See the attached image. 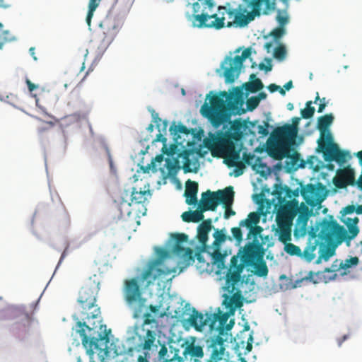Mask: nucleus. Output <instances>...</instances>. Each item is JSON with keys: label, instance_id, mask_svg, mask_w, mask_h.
Returning a JSON list of instances; mask_svg holds the SVG:
<instances>
[{"label": "nucleus", "instance_id": "1", "mask_svg": "<svg viewBox=\"0 0 362 362\" xmlns=\"http://www.w3.org/2000/svg\"><path fill=\"white\" fill-rule=\"evenodd\" d=\"M243 92L241 88L236 87L233 92H221L209 98V103L205 102L201 107L202 115L208 119L213 127L218 128L221 125L230 122V129L224 133L219 131L217 134L209 133L204 139V146L211 151H217L226 159L230 167H237L235 175L243 174L244 164L239 160L240 151L235 148V141L243 137L242 129L244 124L240 119L230 122L231 115H241L245 112L242 108Z\"/></svg>", "mask_w": 362, "mask_h": 362}, {"label": "nucleus", "instance_id": "2", "mask_svg": "<svg viewBox=\"0 0 362 362\" xmlns=\"http://www.w3.org/2000/svg\"><path fill=\"white\" fill-rule=\"evenodd\" d=\"M265 250L258 240L248 242L243 247L239 250L238 256L240 263L238 264V257H233L230 259V267L226 275V285L224 288L229 293L235 290V285L240 281L241 273L245 267L253 268L255 275L259 277H266L269 269L264 259Z\"/></svg>", "mask_w": 362, "mask_h": 362}, {"label": "nucleus", "instance_id": "3", "mask_svg": "<svg viewBox=\"0 0 362 362\" xmlns=\"http://www.w3.org/2000/svg\"><path fill=\"white\" fill-rule=\"evenodd\" d=\"M228 314L223 313L218 308L215 313L203 314L193 308L187 322L197 331H202L208 326L211 332H217V335L208 340L209 348L212 349V358L220 359L225 352L224 343L228 339V332L233 328L235 322L231 319L228 322Z\"/></svg>", "mask_w": 362, "mask_h": 362}, {"label": "nucleus", "instance_id": "4", "mask_svg": "<svg viewBox=\"0 0 362 362\" xmlns=\"http://www.w3.org/2000/svg\"><path fill=\"white\" fill-rule=\"evenodd\" d=\"M214 0H198L192 4V12H187L185 16L194 28L221 30L226 26L225 16L228 15L231 18L234 11L219 6L217 12L214 13Z\"/></svg>", "mask_w": 362, "mask_h": 362}, {"label": "nucleus", "instance_id": "5", "mask_svg": "<svg viewBox=\"0 0 362 362\" xmlns=\"http://www.w3.org/2000/svg\"><path fill=\"white\" fill-rule=\"evenodd\" d=\"M100 290V281L95 274L93 276L90 277L89 281L84 285L78 295V301L82 308V320H84L83 323L88 325L89 327H93V324L95 326L102 325L100 320L91 323L90 320L98 319L100 315V309L96 303V296Z\"/></svg>", "mask_w": 362, "mask_h": 362}, {"label": "nucleus", "instance_id": "6", "mask_svg": "<svg viewBox=\"0 0 362 362\" xmlns=\"http://www.w3.org/2000/svg\"><path fill=\"white\" fill-rule=\"evenodd\" d=\"M359 221L358 217L354 218H347L344 221L348 232L345 228L340 226L335 220L323 219L320 226L321 229L319 232V237L325 240L330 242L335 237L337 239V243H341L345 241L348 246L350 245V241L354 239L359 233V228L357 224Z\"/></svg>", "mask_w": 362, "mask_h": 362}, {"label": "nucleus", "instance_id": "7", "mask_svg": "<svg viewBox=\"0 0 362 362\" xmlns=\"http://www.w3.org/2000/svg\"><path fill=\"white\" fill-rule=\"evenodd\" d=\"M245 4H239L236 9H228L233 11L234 13L229 19H233V21H228L226 24L228 28L235 25L237 27L243 28L252 21L256 16L261 15V7L263 3L262 0H243ZM228 16H229L228 15Z\"/></svg>", "mask_w": 362, "mask_h": 362}, {"label": "nucleus", "instance_id": "8", "mask_svg": "<svg viewBox=\"0 0 362 362\" xmlns=\"http://www.w3.org/2000/svg\"><path fill=\"white\" fill-rule=\"evenodd\" d=\"M123 293L127 303L132 307L133 317H140L146 307V299L142 296V289L136 278L124 281Z\"/></svg>", "mask_w": 362, "mask_h": 362}, {"label": "nucleus", "instance_id": "9", "mask_svg": "<svg viewBox=\"0 0 362 362\" xmlns=\"http://www.w3.org/2000/svg\"><path fill=\"white\" fill-rule=\"evenodd\" d=\"M234 191L232 186L216 192L207 190L202 194L199 209L202 211H215L219 204L229 205L233 203Z\"/></svg>", "mask_w": 362, "mask_h": 362}, {"label": "nucleus", "instance_id": "10", "mask_svg": "<svg viewBox=\"0 0 362 362\" xmlns=\"http://www.w3.org/2000/svg\"><path fill=\"white\" fill-rule=\"evenodd\" d=\"M298 128L291 124H285L277 127L272 134L279 145L269 150V154L276 159H281L284 156L280 146H288L294 143L297 136Z\"/></svg>", "mask_w": 362, "mask_h": 362}, {"label": "nucleus", "instance_id": "11", "mask_svg": "<svg viewBox=\"0 0 362 362\" xmlns=\"http://www.w3.org/2000/svg\"><path fill=\"white\" fill-rule=\"evenodd\" d=\"M252 54L250 47L246 48L241 55H236L234 58L226 57L221 64L223 76L226 83H233L240 73L244 61L249 58Z\"/></svg>", "mask_w": 362, "mask_h": 362}, {"label": "nucleus", "instance_id": "12", "mask_svg": "<svg viewBox=\"0 0 362 362\" xmlns=\"http://www.w3.org/2000/svg\"><path fill=\"white\" fill-rule=\"evenodd\" d=\"M318 244L319 241L318 239H317L316 232L312 231L309 233L307 245L303 252L301 251V249L298 246L293 243H286L284 250L286 252L290 255L300 257L307 262H310L316 257L315 250L317 248Z\"/></svg>", "mask_w": 362, "mask_h": 362}, {"label": "nucleus", "instance_id": "13", "mask_svg": "<svg viewBox=\"0 0 362 362\" xmlns=\"http://www.w3.org/2000/svg\"><path fill=\"white\" fill-rule=\"evenodd\" d=\"M300 194L305 202L313 206L320 204L327 195L326 187L321 182L300 185Z\"/></svg>", "mask_w": 362, "mask_h": 362}, {"label": "nucleus", "instance_id": "14", "mask_svg": "<svg viewBox=\"0 0 362 362\" xmlns=\"http://www.w3.org/2000/svg\"><path fill=\"white\" fill-rule=\"evenodd\" d=\"M319 151L323 153V157L326 161H336L339 164L346 162V158L349 155L348 151L339 149L338 145L333 142L332 136L328 134V142L321 141L318 142Z\"/></svg>", "mask_w": 362, "mask_h": 362}, {"label": "nucleus", "instance_id": "15", "mask_svg": "<svg viewBox=\"0 0 362 362\" xmlns=\"http://www.w3.org/2000/svg\"><path fill=\"white\" fill-rule=\"evenodd\" d=\"M133 339L137 351H149L153 347L157 348L156 333L153 330L141 327L136 330Z\"/></svg>", "mask_w": 362, "mask_h": 362}, {"label": "nucleus", "instance_id": "16", "mask_svg": "<svg viewBox=\"0 0 362 362\" xmlns=\"http://www.w3.org/2000/svg\"><path fill=\"white\" fill-rule=\"evenodd\" d=\"M115 37L114 26L110 24L109 21L105 20L100 24L95 40L96 51L98 54H103L108 48Z\"/></svg>", "mask_w": 362, "mask_h": 362}, {"label": "nucleus", "instance_id": "17", "mask_svg": "<svg viewBox=\"0 0 362 362\" xmlns=\"http://www.w3.org/2000/svg\"><path fill=\"white\" fill-rule=\"evenodd\" d=\"M162 261L155 259L148 263L145 270L141 275V280L146 281V286H150L158 278L170 274L174 272V269L168 268L163 269L160 267Z\"/></svg>", "mask_w": 362, "mask_h": 362}, {"label": "nucleus", "instance_id": "18", "mask_svg": "<svg viewBox=\"0 0 362 362\" xmlns=\"http://www.w3.org/2000/svg\"><path fill=\"white\" fill-rule=\"evenodd\" d=\"M317 239H318L319 244L318 247V257L316 260V263L319 264L322 259L327 261L331 257L335 254V249L338 245L337 239L334 237L333 240L330 242L325 241L319 237V233L317 235Z\"/></svg>", "mask_w": 362, "mask_h": 362}, {"label": "nucleus", "instance_id": "19", "mask_svg": "<svg viewBox=\"0 0 362 362\" xmlns=\"http://www.w3.org/2000/svg\"><path fill=\"white\" fill-rule=\"evenodd\" d=\"M178 156L183 160L182 169L185 173L197 172L199 163L198 158L194 156L193 151L191 150H184L182 153H179Z\"/></svg>", "mask_w": 362, "mask_h": 362}, {"label": "nucleus", "instance_id": "20", "mask_svg": "<svg viewBox=\"0 0 362 362\" xmlns=\"http://www.w3.org/2000/svg\"><path fill=\"white\" fill-rule=\"evenodd\" d=\"M298 202L296 200L286 202L281 206L277 215L276 220L291 222L297 212Z\"/></svg>", "mask_w": 362, "mask_h": 362}, {"label": "nucleus", "instance_id": "21", "mask_svg": "<svg viewBox=\"0 0 362 362\" xmlns=\"http://www.w3.org/2000/svg\"><path fill=\"white\" fill-rule=\"evenodd\" d=\"M183 356L187 362H199V358L204 356L203 348L192 341L187 344L183 351Z\"/></svg>", "mask_w": 362, "mask_h": 362}, {"label": "nucleus", "instance_id": "22", "mask_svg": "<svg viewBox=\"0 0 362 362\" xmlns=\"http://www.w3.org/2000/svg\"><path fill=\"white\" fill-rule=\"evenodd\" d=\"M333 120L334 117L332 114H327L318 118L317 128L320 132V137L318 139L317 143L321 141H326V142H328V134L332 136V134L329 130V127L332 124Z\"/></svg>", "mask_w": 362, "mask_h": 362}, {"label": "nucleus", "instance_id": "23", "mask_svg": "<svg viewBox=\"0 0 362 362\" xmlns=\"http://www.w3.org/2000/svg\"><path fill=\"white\" fill-rule=\"evenodd\" d=\"M211 223V219L208 218L206 220H204L197 227V238L199 243L204 247L206 245L209 238V233L212 228Z\"/></svg>", "mask_w": 362, "mask_h": 362}, {"label": "nucleus", "instance_id": "24", "mask_svg": "<svg viewBox=\"0 0 362 362\" xmlns=\"http://www.w3.org/2000/svg\"><path fill=\"white\" fill-rule=\"evenodd\" d=\"M172 252L182 258L183 261L187 264H189L191 261H194V253L193 250L189 247H185L182 244L174 243L172 247Z\"/></svg>", "mask_w": 362, "mask_h": 362}, {"label": "nucleus", "instance_id": "25", "mask_svg": "<svg viewBox=\"0 0 362 362\" xmlns=\"http://www.w3.org/2000/svg\"><path fill=\"white\" fill-rule=\"evenodd\" d=\"M198 183L190 180L186 182V188L185 191V197H186V203L189 205L196 204L197 203Z\"/></svg>", "mask_w": 362, "mask_h": 362}, {"label": "nucleus", "instance_id": "26", "mask_svg": "<svg viewBox=\"0 0 362 362\" xmlns=\"http://www.w3.org/2000/svg\"><path fill=\"white\" fill-rule=\"evenodd\" d=\"M224 304L228 309V318L231 315H233L238 308H240L243 305V297L240 293H234L231 297L227 298L224 300Z\"/></svg>", "mask_w": 362, "mask_h": 362}, {"label": "nucleus", "instance_id": "27", "mask_svg": "<svg viewBox=\"0 0 362 362\" xmlns=\"http://www.w3.org/2000/svg\"><path fill=\"white\" fill-rule=\"evenodd\" d=\"M274 194H275L279 200L285 197L291 199L298 197L299 191L298 189L293 190L286 185H275Z\"/></svg>", "mask_w": 362, "mask_h": 362}, {"label": "nucleus", "instance_id": "28", "mask_svg": "<svg viewBox=\"0 0 362 362\" xmlns=\"http://www.w3.org/2000/svg\"><path fill=\"white\" fill-rule=\"evenodd\" d=\"M151 193L149 189L136 190L135 187L131 192V202L134 204H144L151 197Z\"/></svg>", "mask_w": 362, "mask_h": 362}, {"label": "nucleus", "instance_id": "29", "mask_svg": "<svg viewBox=\"0 0 362 362\" xmlns=\"http://www.w3.org/2000/svg\"><path fill=\"white\" fill-rule=\"evenodd\" d=\"M277 226L279 229V240L283 243L291 240V222L276 220Z\"/></svg>", "mask_w": 362, "mask_h": 362}, {"label": "nucleus", "instance_id": "30", "mask_svg": "<svg viewBox=\"0 0 362 362\" xmlns=\"http://www.w3.org/2000/svg\"><path fill=\"white\" fill-rule=\"evenodd\" d=\"M203 213L204 211L198 208L195 211H188L182 213L181 217L182 221L187 223H199L203 221L204 218Z\"/></svg>", "mask_w": 362, "mask_h": 362}, {"label": "nucleus", "instance_id": "31", "mask_svg": "<svg viewBox=\"0 0 362 362\" xmlns=\"http://www.w3.org/2000/svg\"><path fill=\"white\" fill-rule=\"evenodd\" d=\"M52 94L49 91H42L39 95H33L35 99L36 106L40 108L44 112H46V106L51 102Z\"/></svg>", "mask_w": 362, "mask_h": 362}, {"label": "nucleus", "instance_id": "32", "mask_svg": "<svg viewBox=\"0 0 362 362\" xmlns=\"http://www.w3.org/2000/svg\"><path fill=\"white\" fill-rule=\"evenodd\" d=\"M251 82L245 83L243 86L245 89L249 93H256L263 88L264 85L259 78H256L255 74H252L250 76Z\"/></svg>", "mask_w": 362, "mask_h": 362}, {"label": "nucleus", "instance_id": "33", "mask_svg": "<svg viewBox=\"0 0 362 362\" xmlns=\"http://www.w3.org/2000/svg\"><path fill=\"white\" fill-rule=\"evenodd\" d=\"M260 220V214L258 212H250L247 218L240 221L239 226H245L247 228L257 225Z\"/></svg>", "mask_w": 362, "mask_h": 362}, {"label": "nucleus", "instance_id": "34", "mask_svg": "<svg viewBox=\"0 0 362 362\" xmlns=\"http://www.w3.org/2000/svg\"><path fill=\"white\" fill-rule=\"evenodd\" d=\"M214 241L213 243V245L215 248H219L221 245L224 243L227 239L229 240H232V238L230 236H227L226 234V230L221 229H216L214 233Z\"/></svg>", "mask_w": 362, "mask_h": 362}, {"label": "nucleus", "instance_id": "35", "mask_svg": "<svg viewBox=\"0 0 362 362\" xmlns=\"http://www.w3.org/2000/svg\"><path fill=\"white\" fill-rule=\"evenodd\" d=\"M4 1V0H0V6L3 4ZM13 38L14 37L8 30H4V25L0 23V49L5 43L12 41Z\"/></svg>", "mask_w": 362, "mask_h": 362}, {"label": "nucleus", "instance_id": "36", "mask_svg": "<svg viewBox=\"0 0 362 362\" xmlns=\"http://www.w3.org/2000/svg\"><path fill=\"white\" fill-rule=\"evenodd\" d=\"M170 132L171 134L174 135L175 140H177L180 138L178 135L177 137L175 136L177 134H184L188 135L190 134L191 130L189 129L186 126L183 124L175 125V123L170 127Z\"/></svg>", "mask_w": 362, "mask_h": 362}, {"label": "nucleus", "instance_id": "37", "mask_svg": "<svg viewBox=\"0 0 362 362\" xmlns=\"http://www.w3.org/2000/svg\"><path fill=\"white\" fill-rule=\"evenodd\" d=\"M287 8H284V10H277V15L276 16V20L279 23V27L285 28V25L289 21V17L286 11Z\"/></svg>", "mask_w": 362, "mask_h": 362}, {"label": "nucleus", "instance_id": "38", "mask_svg": "<svg viewBox=\"0 0 362 362\" xmlns=\"http://www.w3.org/2000/svg\"><path fill=\"white\" fill-rule=\"evenodd\" d=\"M101 0H90L88 4V11L86 16V23L88 26H90L91 19L93 16V13L99 6Z\"/></svg>", "mask_w": 362, "mask_h": 362}, {"label": "nucleus", "instance_id": "39", "mask_svg": "<svg viewBox=\"0 0 362 362\" xmlns=\"http://www.w3.org/2000/svg\"><path fill=\"white\" fill-rule=\"evenodd\" d=\"M214 264H216L218 268L224 267V256L221 254L219 248H216L215 251L211 255Z\"/></svg>", "mask_w": 362, "mask_h": 362}, {"label": "nucleus", "instance_id": "40", "mask_svg": "<svg viewBox=\"0 0 362 362\" xmlns=\"http://www.w3.org/2000/svg\"><path fill=\"white\" fill-rule=\"evenodd\" d=\"M153 122L156 124V126L159 130V132H163L165 134L166 133L168 122L166 120H162L157 113L153 112L152 114Z\"/></svg>", "mask_w": 362, "mask_h": 362}, {"label": "nucleus", "instance_id": "41", "mask_svg": "<svg viewBox=\"0 0 362 362\" xmlns=\"http://www.w3.org/2000/svg\"><path fill=\"white\" fill-rule=\"evenodd\" d=\"M273 56L275 59L279 61H283L286 57V47L279 44L274 50Z\"/></svg>", "mask_w": 362, "mask_h": 362}, {"label": "nucleus", "instance_id": "42", "mask_svg": "<svg viewBox=\"0 0 362 362\" xmlns=\"http://www.w3.org/2000/svg\"><path fill=\"white\" fill-rule=\"evenodd\" d=\"M312 101H308L306 107L300 110V115L303 119H310L314 115L315 109L312 106Z\"/></svg>", "mask_w": 362, "mask_h": 362}, {"label": "nucleus", "instance_id": "43", "mask_svg": "<svg viewBox=\"0 0 362 362\" xmlns=\"http://www.w3.org/2000/svg\"><path fill=\"white\" fill-rule=\"evenodd\" d=\"M285 33V28L278 26L269 33V36L272 37L276 42H279Z\"/></svg>", "mask_w": 362, "mask_h": 362}, {"label": "nucleus", "instance_id": "44", "mask_svg": "<svg viewBox=\"0 0 362 362\" xmlns=\"http://www.w3.org/2000/svg\"><path fill=\"white\" fill-rule=\"evenodd\" d=\"M248 228L250 229V231L247 236V239H250L251 236H252L254 238L253 240H258L257 237L263 231V228L261 226L257 225L253 226L252 227H249Z\"/></svg>", "mask_w": 362, "mask_h": 362}, {"label": "nucleus", "instance_id": "45", "mask_svg": "<svg viewBox=\"0 0 362 362\" xmlns=\"http://www.w3.org/2000/svg\"><path fill=\"white\" fill-rule=\"evenodd\" d=\"M359 259L357 257H352L349 259H345L344 262L340 264V267L346 269L350 268L351 266L357 265Z\"/></svg>", "mask_w": 362, "mask_h": 362}, {"label": "nucleus", "instance_id": "46", "mask_svg": "<svg viewBox=\"0 0 362 362\" xmlns=\"http://www.w3.org/2000/svg\"><path fill=\"white\" fill-rule=\"evenodd\" d=\"M333 183L337 188L342 189L348 186L347 182H345L344 177L340 173H338V176L333 179Z\"/></svg>", "mask_w": 362, "mask_h": 362}, {"label": "nucleus", "instance_id": "47", "mask_svg": "<svg viewBox=\"0 0 362 362\" xmlns=\"http://www.w3.org/2000/svg\"><path fill=\"white\" fill-rule=\"evenodd\" d=\"M233 238L235 239L238 245L243 241V233L240 227H233L231 228Z\"/></svg>", "mask_w": 362, "mask_h": 362}, {"label": "nucleus", "instance_id": "48", "mask_svg": "<svg viewBox=\"0 0 362 362\" xmlns=\"http://www.w3.org/2000/svg\"><path fill=\"white\" fill-rule=\"evenodd\" d=\"M259 103L255 96H252L247 100L246 105L247 109L249 111H252L259 105Z\"/></svg>", "mask_w": 362, "mask_h": 362}, {"label": "nucleus", "instance_id": "49", "mask_svg": "<svg viewBox=\"0 0 362 362\" xmlns=\"http://www.w3.org/2000/svg\"><path fill=\"white\" fill-rule=\"evenodd\" d=\"M173 239L175 244H183L187 242L188 235L185 233H176L173 235Z\"/></svg>", "mask_w": 362, "mask_h": 362}, {"label": "nucleus", "instance_id": "50", "mask_svg": "<svg viewBox=\"0 0 362 362\" xmlns=\"http://www.w3.org/2000/svg\"><path fill=\"white\" fill-rule=\"evenodd\" d=\"M269 127V124L268 122L264 121V125H259L257 127V133L262 136H266L269 134L268 128Z\"/></svg>", "mask_w": 362, "mask_h": 362}, {"label": "nucleus", "instance_id": "51", "mask_svg": "<svg viewBox=\"0 0 362 362\" xmlns=\"http://www.w3.org/2000/svg\"><path fill=\"white\" fill-rule=\"evenodd\" d=\"M168 354V348L165 344H163L158 351V358L160 360H163L165 362H168L170 359H168L166 356Z\"/></svg>", "mask_w": 362, "mask_h": 362}, {"label": "nucleus", "instance_id": "52", "mask_svg": "<svg viewBox=\"0 0 362 362\" xmlns=\"http://www.w3.org/2000/svg\"><path fill=\"white\" fill-rule=\"evenodd\" d=\"M141 315H143V317H144V322H143L141 327H144V325H151L153 322H155V320L152 317L151 313H144L143 312L142 314L141 315Z\"/></svg>", "mask_w": 362, "mask_h": 362}, {"label": "nucleus", "instance_id": "53", "mask_svg": "<svg viewBox=\"0 0 362 362\" xmlns=\"http://www.w3.org/2000/svg\"><path fill=\"white\" fill-rule=\"evenodd\" d=\"M268 89L271 93H274L276 90H279L280 94H281L283 95H285V93H286V91L284 89L281 88L279 86H277L274 83H272V84L269 85Z\"/></svg>", "mask_w": 362, "mask_h": 362}, {"label": "nucleus", "instance_id": "54", "mask_svg": "<svg viewBox=\"0 0 362 362\" xmlns=\"http://www.w3.org/2000/svg\"><path fill=\"white\" fill-rule=\"evenodd\" d=\"M233 203L228 205H223L224 208L226 209L225 213H224V218H228L230 216H233L235 214V212L231 209Z\"/></svg>", "mask_w": 362, "mask_h": 362}, {"label": "nucleus", "instance_id": "55", "mask_svg": "<svg viewBox=\"0 0 362 362\" xmlns=\"http://www.w3.org/2000/svg\"><path fill=\"white\" fill-rule=\"evenodd\" d=\"M354 211H356V206L354 205H348L342 209L341 213L344 216L346 214H351Z\"/></svg>", "mask_w": 362, "mask_h": 362}, {"label": "nucleus", "instance_id": "56", "mask_svg": "<svg viewBox=\"0 0 362 362\" xmlns=\"http://www.w3.org/2000/svg\"><path fill=\"white\" fill-rule=\"evenodd\" d=\"M148 309L151 311V313L154 314V315L156 316V317H163V314H159L158 313L159 310H160V306L159 305H150L149 307H148Z\"/></svg>", "mask_w": 362, "mask_h": 362}, {"label": "nucleus", "instance_id": "57", "mask_svg": "<svg viewBox=\"0 0 362 362\" xmlns=\"http://www.w3.org/2000/svg\"><path fill=\"white\" fill-rule=\"evenodd\" d=\"M255 158V157L253 154L247 153H243V160L245 161V163L248 165H251L252 160H254Z\"/></svg>", "mask_w": 362, "mask_h": 362}, {"label": "nucleus", "instance_id": "58", "mask_svg": "<svg viewBox=\"0 0 362 362\" xmlns=\"http://www.w3.org/2000/svg\"><path fill=\"white\" fill-rule=\"evenodd\" d=\"M179 164V161L177 159H175L174 161H171L170 159L166 160V167L169 170H171L175 168L176 165Z\"/></svg>", "mask_w": 362, "mask_h": 362}, {"label": "nucleus", "instance_id": "59", "mask_svg": "<svg viewBox=\"0 0 362 362\" xmlns=\"http://www.w3.org/2000/svg\"><path fill=\"white\" fill-rule=\"evenodd\" d=\"M144 356H139L137 358L138 362H149L148 358L150 357L149 351H144Z\"/></svg>", "mask_w": 362, "mask_h": 362}, {"label": "nucleus", "instance_id": "60", "mask_svg": "<svg viewBox=\"0 0 362 362\" xmlns=\"http://www.w3.org/2000/svg\"><path fill=\"white\" fill-rule=\"evenodd\" d=\"M153 141H156V142L160 141L164 144V146H165V144L167 142V139L163 135L162 132H159V134H158L156 135V137Z\"/></svg>", "mask_w": 362, "mask_h": 362}, {"label": "nucleus", "instance_id": "61", "mask_svg": "<svg viewBox=\"0 0 362 362\" xmlns=\"http://www.w3.org/2000/svg\"><path fill=\"white\" fill-rule=\"evenodd\" d=\"M268 63H269V65H265L263 63H260L259 64V69L260 70H264L265 71H270L272 69V66L270 64V62L271 60L270 59H267Z\"/></svg>", "mask_w": 362, "mask_h": 362}, {"label": "nucleus", "instance_id": "62", "mask_svg": "<svg viewBox=\"0 0 362 362\" xmlns=\"http://www.w3.org/2000/svg\"><path fill=\"white\" fill-rule=\"evenodd\" d=\"M326 106H327L326 99H325V98H323L320 100V103L319 104L317 112L319 113L322 112Z\"/></svg>", "mask_w": 362, "mask_h": 362}, {"label": "nucleus", "instance_id": "63", "mask_svg": "<svg viewBox=\"0 0 362 362\" xmlns=\"http://www.w3.org/2000/svg\"><path fill=\"white\" fill-rule=\"evenodd\" d=\"M25 83H26L28 90L30 93H32L35 89H36L37 88V86L33 83L28 78H26Z\"/></svg>", "mask_w": 362, "mask_h": 362}, {"label": "nucleus", "instance_id": "64", "mask_svg": "<svg viewBox=\"0 0 362 362\" xmlns=\"http://www.w3.org/2000/svg\"><path fill=\"white\" fill-rule=\"evenodd\" d=\"M164 159L163 155L159 154L157 155L155 158L152 160L151 164L153 165V168H156L155 163H161Z\"/></svg>", "mask_w": 362, "mask_h": 362}]
</instances>
